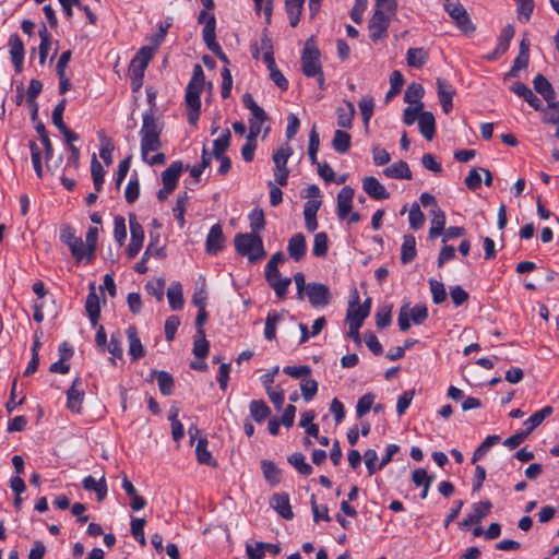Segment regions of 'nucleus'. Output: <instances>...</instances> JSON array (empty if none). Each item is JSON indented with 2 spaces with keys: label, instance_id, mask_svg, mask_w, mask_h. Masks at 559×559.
Segmentation results:
<instances>
[{
  "label": "nucleus",
  "instance_id": "nucleus-1",
  "mask_svg": "<svg viewBox=\"0 0 559 559\" xmlns=\"http://www.w3.org/2000/svg\"><path fill=\"white\" fill-rule=\"evenodd\" d=\"M204 86V71L200 64H195L193 68V74L186 88V107L188 121L190 124L195 126L201 109L200 95Z\"/></svg>",
  "mask_w": 559,
  "mask_h": 559
},
{
  "label": "nucleus",
  "instance_id": "nucleus-2",
  "mask_svg": "<svg viewBox=\"0 0 559 559\" xmlns=\"http://www.w3.org/2000/svg\"><path fill=\"white\" fill-rule=\"evenodd\" d=\"M234 242L237 252L248 257L250 262H257L265 255L262 238L258 234H238Z\"/></svg>",
  "mask_w": 559,
  "mask_h": 559
},
{
  "label": "nucleus",
  "instance_id": "nucleus-3",
  "mask_svg": "<svg viewBox=\"0 0 559 559\" xmlns=\"http://www.w3.org/2000/svg\"><path fill=\"white\" fill-rule=\"evenodd\" d=\"M443 8L463 33H474L475 26L472 23L467 11L457 0H445Z\"/></svg>",
  "mask_w": 559,
  "mask_h": 559
},
{
  "label": "nucleus",
  "instance_id": "nucleus-4",
  "mask_svg": "<svg viewBox=\"0 0 559 559\" xmlns=\"http://www.w3.org/2000/svg\"><path fill=\"white\" fill-rule=\"evenodd\" d=\"M302 73L313 78L322 70L320 64V51L312 39H308L301 53Z\"/></svg>",
  "mask_w": 559,
  "mask_h": 559
},
{
  "label": "nucleus",
  "instance_id": "nucleus-5",
  "mask_svg": "<svg viewBox=\"0 0 559 559\" xmlns=\"http://www.w3.org/2000/svg\"><path fill=\"white\" fill-rule=\"evenodd\" d=\"M428 318V309L425 305H416L413 308L403 306L400 309L397 324L405 332L411 328V322L421 324Z\"/></svg>",
  "mask_w": 559,
  "mask_h": 559
},
{
  "label": "nucleus",
  "instance_id": "nucleus-6",
  "mask_svg": "<svg viewBox=\"0 0 559 559\" xmlns=\"http://www.w3.org/2000/svg\"><path fill=\"white\" fill-rule=\"evenodd\" d=\"M310 305L314 308L325 307L331 302L330 288L322 283H308V290L305 295Z\"/></svg>",
  "mask_w": 559,
  "mask_h": 559
},
{
  "label": "nucleus",
  "instance_id": "nucleus-7",
  "mask_svg": "<svg viewBox=\"0 0 559 559\" xmlns=\"http://www.w3.org/2000/svg\"><path fill=\"white\" fill-rule=\"evenodd\" d=\"M390 20V16L383 15L380 11H374L368 23L369 37L373 43L386 37Z\"/></svg>",
  "mask_w": 559,
  "mask_h": 559
},
{
  "label": "nucleus",
  "instance_id": "nucleus-8",
  "mask_svg": "<svg viewBox=\"0 0 559 559\" xmlns=\"http://www.w3.org/2000/svg\"><path fill=\"white\" fill-rule=\"evenodd\" d=\"M8 47L14 69L17 73H21L25 56V48L21 37L17 34L10 35Z\"/></svg>",
  "mask_w": 559,
  "mask_h": 559
},
{
  "label": "nucleus",
  "instance_id": "nucleus-9",
  "mask_svg": "<svg viewBox=\"0 0 559 559\" xmlns=\"http://www.w3.org/2000/svg\"><path fill=\"white\" fill-rule=\"evenodd\" d=\"M224 243L225 237L222 226L219 224L213 225L205 240L206 252L211 255H215L224 248Z\"/></svg>",
  "mask_w": 559,
  "mask_h": 559
},
{
  "label": "nucleus",
  "instance_id": "nucleus-10",
  "mask_svg": "<svg viewBox=\"0 0 559 559\" xmlns=\"http://www.w3.org/2000/svg\"><path fill=\"white\" fill-rule=\"evenodd\" d=\"M354 189L349 186L343 187L337 194V216L346 219L353 207Z\"/></svg>",
  "mask_w": 559,
  "mask_h": 559
},
{
  "label": "nucleus",
  "instance_id": "nucleus-11",
  "mask_svg": "<svg viewBox=\"0 0 559 559\" xmlns=\"http://www.w3.org/2000/svg\"><path fill=\"white\" fill-rule=\"evenodd\" d=\"M438 98L442 110L449 114L453 107L452 100L455 95L453 86L443 79H437Z\"/></svg>",
  "mask_w": 559,
  "mask_h": 559
},
{
  "label": "nucleus",
  "instance_id": "nucleus-12",
  "mask_svg": "<svg viewBox=\"0 0 559 559\" xmlns=\"http://www.w3.org/2000/svg\"><path fill=\"white\" fill-rule=\"evenodd\" d=\"M362 189L370 198L376 200H383L390 197L385 187L372 176H368L362 179Z\"/></svg>",
  "mask_w": 559,
  "mask_h": 559
},
{
  "label": "nucleus",
  "instance_id": "nucleus-13",
  "mask_svg": "<svg viewBox=\"0 0 559 559\" xmlns=\"http://www.w3.org/2000/svg\"><path fill=\"white\" fill-rule=\"evenodd\" d=\"M82 382L76 378L72 385L67 391V406L70 411L80 413L82 402L84 400V392L80 389Z\"/></svg>",
  "mask_w": 559,
  "mask_h": 559
},
{
  "label": "nucleus",
  "instance_id": "nucleus-14",
  "mask_svg": "<svg viewBox=\"0 0 559 559\" xmlns=\"http://www.w3.org/2000/svg\"><path fill=\"white\" fill-rule=\"evenodd\" d=\"M270 504L283 519L292 520L294 518L287 493H274L270 500Z\"/></svg>",
  "mask_w": 559,
  "mask_h": 559
},
{
  "label": "nucleus",
  "instance_id": "nucleus-15",
  "mask_svg": "<svg viewBox=\"0 0 559 559\" xmlns=\"http://www.w3.org/2000/svg\"><path fill=\"white\" fill-rule=\"evenodd\" d=\"M287 251L292 259L300 261L307 252L306 238L301 233H297L288 240Z\"/></svg>",
  "mask_w": 559,
  "mask_h": 559
},
{
  "label": "nucleus",
  "instance_id": "nucleus-16",
  "mask_svg": "<svg viewBox=\"0 0 559 559\" xmlns=\"http://www.w3.org/2000/svg\"><path fill=\"white\" fill-rule=\"evenodd\" d=\"M162 129V123L155 117L153 109L145 110L140 135H160Z\"/></svg>",
  "mask_w": 559,
  "mask_h": 559
},
{
  "label": "nucleus",
  "instance_id": "nucleus-17",
  "mask_svg": "<svg viewBox=\"0 0 559 559\" xmlns=\"http://www.w3.org/2000/svg\"><path fill=\"white\" fill-rule=\"evenodd\" d=\"M491 507L492 504L490 501L475 503L473 506L472 512L467 514V516L463 520L461 525L463 527H468L473 524L480 522V520L490 512Z\"/></svg>",
  "mask_w": 559,
  "mask_h": 559
},
{
  "label": "nucleus",
  "instance_id": "nucleus-18",
  "mask_svg": "<svg viewBox=\"0 0 559 559\" xmlns=\"http://www.w3.org/2000/svg\"><path fill=\"white\" fill-rule=\"evenodd\" d=\"M127 337L129 341V355L133 360H138L145 355V349L138 336L136 328L131 325L127 329Z\"/></svg>",
  "mask_w": 559,
  "mask_h": 559
},
{
  "label": "nucleus",
  "instance_id": "nucleus-19",
  "mask_svg": "<svg viewBox=\"0 0 559 559\" xmlns=\"http://www.w3.org/2000/svg\"><path fill=\"white\" fill-rule=\"evenodd\" d=\"M182 171V163L180 160L173 162L169 167H167L162 173V181L163 186H167V189H176L178 179Z\"/></svg>",
  "mask_w": 559,
  "mask_h": 559
},
{
  "label": "nucleus",
  "instance_id": "nucleus-20",
  "mask_svg": "<svg viewBox=\"0 0 559 559\" xmlns=\"http://www.w3.org/2000/svg\"><path fill=\"white\" fill-rule=\"evenodd\" d=\"M82 485L85 490L94 491L98 501H103L107 496L108 488L104 476L98 480L93 476H86L83 479Z\"/></svg>",
  "mask_w": 559,
  "mask_h": 559
},
{
  "label": "nucleus",
  "instance_id": "nucleus-21",
  "mask_svg": "<svg viewBox=\"0 0 559 559\" xmlns=\"http://www.w3.org/2000/svg\"><path fill=\"white\" fill-rule=\"evenodd\" d=\"M418 127L420 133L426 140L430 141L433 139L436 133V120L431 112L424 111L420 114Z\"/></svg>",
  "mask_w": 559,
  "mask_h": 559
},
{
  "label": "nucleus",
  "instance_id": "nucleus-22",
  "mask_svg": "<svg viewBox=\"0 0 559 559\" xmlns=\"http://www.w3.org/2000/svg\"><path fill=\"white\" fill-rule=\"evenodd\" d=\"M383 175L392 179H412V171L406 162L400 160L388 166L383 170Z\"/></svg>",
  "mask_w": 559,
  "mask_h": 559
},
{
  "label": "nucleus",
  "instance_id": "nucleus-23",
  "mask_svg": "<svg viewBox=\"0 0 559 559\" xmlns=\"http://www.w3.org/2000/svg\"><path fill=\"white\" fill-rule=\"evenodd\" d=\"M554 412L551 406H545L542 409L531 415L523 425L525 426V432L530 436L535 428H537L548 416Z\"/></svg>",
  "mask_w": 559,
  "mask_h": 559
},
{
  "label": "nucleus",
  "instance_id": "nucleus-24",
  "mask_svg": "<svg viewBox=\"0 0 559 559\" xmlns=\"http://www.w3.org/2000/svg\"><path fill=\"white\" fill-rule=\"evenodd\" d=\"M430 214L432 216L431 218V226L429 229V237L431 239L439 237L445 226V214L440 207L431 209Z\"/></svg>",
  "mask_w": 559,
  "mask_h": 559
},
{
  "label": "nucleus",
  "instance_id": "nucleus-25",
  "mask_svg": "<svg viewBox=\"0 0 559 559\" xmlns=\"http://www.w3.org/2000/svg\"><path fill=\"white\" fill-rule=\"evenodd\" d=\"M535 91L540 94L548 103L556 98V93L549 81L542 74H537L533 80Z\"/></svg>",
  "mask_w": 559,
  "mask_h": 559
},
{
  "label": "nucleus",
  "instance_id": "nucleus-26",
  "mask_svg": "<svg viewBox=\"0 0 559 559\" xmlns=\"http://www.w3.org/2000/svg\"><path fill=\"white\" fill-rule=\"evenodd\" d=\"M71 254L76 263H80L84 259L86 262H91L95 255H90V246L82 240L81 237L76 238L75 242L69 247Z\"/></svg>",
  "mask_w": 559,
  "mask_h": 559
},
{
  "label": "nucleus",
  "instance_id": "nucleus-27",
  "mask_svg": "<svg viewBox=\"0 0 559 559\" xmlns=\"http://www.w3.org/2000/svg\"><path fill=\"white\" fill-rule=\"evenodd\" d=\"M86 311L90 316L93 325H96L100 317L99 299L95 293L94 285L91 286V292L87 295L85 302Z\"/></svg>",
  "mask_w": 559,
  "mask_h": 559
},
{
  "label": "nucleus",
  "instance_id": "nucleus-28",
  "mask_svg": "<svg viewBox=\"0 0 559 559\" xmlns=\"http://www.w3.org/2000/svg\"><path fill=\"white\" fill-rule=\"evenodd\" d=\"M155 51V47H142L131 60L130 67L145 71Z\"/></svg>",
  "mask_w": 559,
  "mask_h": 559
},
{
  "label": "nucleus",
  "instance_id": "nucleus-29",
  "mask_svg": "<svg viewBox=\"0 0 559 559\" xmlns=\"http://www.w3.org/2000/svg\"><path fill=\"white\" fill-rule=\"evenodd\" d=\"M269 285L274 289L280 299H284L292 283L289 277H282L281 274L265 276Z\"/></svg>",
  "mask_w": 559,
  "mask_h": 559
},
{
  "label": "nucleus",
  "instance_id": "nucleus-30",
  "mask_svg": "<svg viewBox=\"0 0 559 559\" xmlns=\"http://www.w3.org/2000/svg\"><path fill=\"white\" fill-rule=\"evenodd\" d=\"M199 23L203 24L202 36L203 40L212 39L215 37L216 20L213 13L205 10L201 11L198 17Z\"/></svg>",
  "mask_w": 559,
  "mask_h": 559
},
{
  "label": "nucleus",
  "instance_id": "nucleus-31",
  "mask_svg": "<svg viewBox=\"0 0 559 559\" xmlns=\"http://www.w3.org/2000/svg\"><path fill=\"white\" fill-rule=\"evenodd\" d=\"M416 257V239L413 235H405L401 248V262L407 264Z\"/></svg>",
  "mask_w": 559,
  "mask_h": 559
},
{
  "label": "nucleus",
  "instance_id": "nucleus-32",
  "mask_svg": "<svg viewBox=\"0 0 559 559\" xmlns=\"http://www.w3.org/2000/svg\"><path fill=\"white\" fill-rule=\"evenodd\" d=\"M305 0H285V9L289 24L296 27L299 23Z\"/></svg>",
  "mask_w": 559,
  "mask_h": 559
},
{
  "label": "nucleus",
  "instance_id": "nucleus-33",
  "mask_svg": "<svg viewBox=\"0 0 559 559\" xmlns=\"http://www.w3.org/2000/svg\"><path fill=\"white\" fill-rule=\"evenodd\" d=\"M346 107H340L336 110L337 114V126L341 128H350L356 110L355 106L350 102H345Z\"/></svg>",
  "mask_w": 559,
  "mask_h": 559
},
{
  "label": "nucleus",
  "instance_id": "nucleus-34",
  "mask_svg": "<svg viewBox=\"0 0 559 559\" xmlns=\"http://www.w3.org/2000/svg\"><path fill=\"white\" fill-rule=\"evenodd\" d=\"M167 298L173 310H180L183 307L182 286L180 283H173L168 287Z\"/></svg>",
  "mask_w": 559,
  "mask_h": 559
},
{
  "label": "nucleus",
  "instance_id": "nucleus-35",
  "mask_svg": "<svg viewBox=\"0 0 559 559\" xmlns=\"http://www.w3.org/2000/svg\"><path fill=\"white\" fill-rule=\"evenodd\" d=\"M141 136V155L143 160H147L150 152H156L160 148L162 142L159 135H140Z\"/></svg>",
  "mask_w": 559,
  "mask_h": 559
},
{
  "label": "nucleus",
  "instance_id": "nucleus-36",
  "mask_svg": "<svg viewBox=\"0 0 559 559\" xmlns=\"http://www.w3.org/2000/svg\"><path fill=\"white\" fill-rule=\"evenodd\" d=\"M189 203V195L185 191L177 197L176 204L173 207L174 216L176 217L178 225L182 228L186 224L185 213Z\"/></svg>",
  "mask_w": 559,
  "mask_h": 559
},
{
  "label": "nucleus",
  "instance_id": "nucleus-37",
  "mask_svg": "<svg viewBox=\"0 0 559 559\" xmlns=\"http://www.w3.org/2000/svg\"><path fill=\"white\" fill-rule=\"evenodd\" d=\"M350 143H352V138H350L349 133L342 131V130H336L334 132V136L332 140V146L337 153H340V154L347 153L350 147Z\"/></svg>",
  "mask_w": 559,
  "mask_h": 559
},
{
  "label": "nucleus",
  "instance_id": "nucleus-38",
  "mask_svg": "<svg viewBox=\"0 0 559 559\" xmlns=\"http://www.w3.org/2000/svg\"><path fill=\"white\" fill-rule=\"evenodd\" d=\"M428 51L424 48H409L407 50V64L412 68H421L428 60Z\"/></svg>",
  "mask_w": 559,
  "mask_h": 559
},
{
  "label": "nucleus",
  "instance_id": "nucleus-39",
  "mask_svg": "<svg viewBox=\"0 0 559 559\" xmlns=\"http://www.w3.org/2000/svg\"><path fill=\"white\" fill-rule=\"evenodd\" d=\"M282 320V313L272 310L267 313V317L265 319V326H264V337L267 341H273L276 336V326L278 322Z\"/></svg>",
  "mask_w": 559,
  "mask_h": 559
},
{
  "label": "nucleus",
  "instance_id": "nucleus-40",
  "mask_svg": "<svg viewBox=\"0 0 559 559\" xmlns=\"http://www.w3.org/2000/svg\"><path fill=\"white\" fill-rule=\"evenodd\" d=\"M261 468L266 481L271 486H275L281 481V471L273 462L263 460L261 462Z\"/></svg>",
  "mask_w": 559,
  "mask_h": 559
},
{
  "label": "nucleus",
  "instance_id": "nucleus-41",
  "mask_svg": "<svg viewBox=\"0 0 559 559\" xmlns=\"http://www.w3.org/2000/svg\"><path fill=\"white\" fill-rule=\"evenodd\" d=\"M250 414L257 423H262L271 413L266 403L262 400H253L249 405Z\"/></svg>",
  "mask_w": 559,
  "mask_h": 559
},
{
  "label": "nucleus",
  "instance_id": "nucleus-42",
  "mask_svg": "<svg viewBox=\"0 0 559 559\" xmlns=\"http://www.w3.org/2000/svg\"><path fill=\"white\" fill-rule=\"evenodd\" d=\"M207 439L205 437H202L198 440L195 453H197V460L200 464H206V465H215V462L212 459L211 452L207 450Z\"/></svg>",
  "mask_w": 559,
  "mask_h": 559
},
{
  "label": "nucleus",
  "instance_id": "nucleus-43",
  "mask_svg": "<svg viewBox=\"0 0 559 559\" xmlns=\"http://www.w3.org/2000/svg\"><path fill=\"white\" fill-rule=\"evenodd\" d=\"M158 389L163 395H170L174 388V378L166 371H154Z\"/></svg>",
  "mask_w": 559,
  "mask_h": 559
},
{
  "label": "nucleus",
  "instance_id": "nucleus-44",
  "mask_svg": "<svg viewBox=\"0 0 559 559\" xmlns=\"http://www.w3.org/2000/svg\"><path fill=\"white\" fill-rule=\"evenodd\" d=\"M266 68L269 70L270 78L274 82V84L282 91H286L288 88V81L276 67L275 60H269V62L266 63Z\"/></svg>",
  "mask_w": 559,
  "mask_h": 559
},
{
  "label": "nucleus",
  "instance_id": "nucleus-45",
  "mask_svg": "<svg viewBox=\"0 0 559 559\" xmlns=\"http://www.w3.org/2000/svg\"><path fill=\"white\" fill-rule=\"evenodd\" d=\"M513 36H514V28H513V26L512 25H507L501 31V34L499 36V40H498V44H497V47L495 49L493 55L504 53L508 50L510 41H511Z\"/></svg>",
  "mask_w": 559,
  "mask_h": 559
},
{
  "label": "nucleus",
  "instance_id": "nucleus-46",
  "mask_svg": "<svg viewBox=\"0 0 559 559\" xmlns=\"http://www.w3.org/2000/svg\"><path fill=\"white\" fill-rule=\"evenodd\" d=\"M424 87L418 83H412L407 86L404 100L414 106H418V103H421L420 99L424 95Z\"/></svg>",
  "mask_w": 559,
  "mask_h": 559
},
{
  "label": "nucleus",
  "instance_id": "nucleus-47",
  "mask_svg": "<svg viewBox=\"0 0 559 559\" xmlns=\"http://www.w3.org/2000/svg\"><path fill=\"white\" fill-rule=\"evenodd\" d=\"M230 131L228 129H225L221 135L214 140L213 142V156L214 157H222V155H225V151L229 146L230 142Z\"/></svg>",
  "mask_w": 559,
  "mask_h": 559
},
{
  "label": "nucleus",
  "instance_id": "nucleus-48",
  "mask_svg": "<svg viewBox=\"0 0 559 559\" xmlns=\"http://www.w3.org/2000/svg\"><path fill=\"white\" fill-rule=\"evenodd\" d=\"M91 173H92L95 190L97 192L102 191L105 171H104L102 164L97 160L96 155H93V157H92Z\"/></svg>",
  "mask_w": 559,
  "mask_h": 559
},
{
  "label": "nucleus",
  "instance_id": "nucleus-49",
  "mask_svg": "<svg viewBox=\"0 0 559 559\" xmlns=\"http://www.w3.org/2000/svg\"><path fill=\"white\" fill-rule=\"evenodd\" d=\"M288 462L301 474L308 476L312 473V467L306 462L302 453L296 452L288 457Z\"/></svg>",
  "mask_w": 559,
  "mask_h": 559
},
{
  "label": "nucleus",
  "instance_id": "nucleus-50",
  "mask_svg": "<svg viewBox=\"0 0 559 559\" xmlns=\"http://www.w3.org/2000/svg\"><path fill=\"white\" fill-rule=\"evenodd\" d=\"M500 441V437L499 436H496V435H492V436H488L483 442L475 450L474 454H473V457H472V462L475 463L477 462L478 460L483 459L487 452L489 451V449L495 445L496 443H498Z\"/></svg>",
  "mask_w": 559,
  "mask_h": 559
},
{
  "label": "nucleus",
  "instance_id": "nucleus-51",
  "mask_svg": "<svg viewBox=\"0 0 559 559\" xmlns=\"http://www.w3.org/2000/svg\"><path fill=\"white\" fill-rule=\"evenodd\" d=\"M358 107L365 123V127H368L369 120L372 117L374 109V100L371 96H365L358 103Z\"/></svg>",
  "mask_w": 559,
  "mask_h": 559
},
{
  "label": "nucleus",
  "instance_id": "nucleus-52",
  "mask_svg": "<svg viewBox=\"0 0 559 559\" xmlns=\"http://www.w3.org/2000/svg\"><path fill=\"white\" fill-rule=\"evenodd\" d=\"M43 90V84L38 80H32L27 90V102L31 106H33V118L37 116V104L35 99L40 94Z\"/></svg>",
  "mask_w": 559,
  "mask_h": 559
},
{
  "label": "nucleus",
  "instance_id": "nucleus-53",
  "mask_svg": "<svg viewBox=\"0 0 559 559\" xmlns=\"http://www.w3.org/2000/svg\"><path fill=\"white\" fill-rule=\"evenodd\" d=\"M39 37H40L39 63L44 64L46 61V58L48 56L49 48H50V35L45 25H43L41 28L39 29Z\"/></svg>",
  "mask_w": 559,
  "mask_h": 559
},
{
  "label": "nucleus",
  "instance_id": "nucleus-54",
  "mask_svg": "<svg viewBox=\"0 0 559 559\" xmlns=\"http://www.w3.org/2000/svg\"><path fill=\"white\" fill-rule=\"evenodd\" d=\"M329 249L328 236L325 233H318L314 236L312 253L321 258L324 257Z\"/></svg>",
  "mask_w": 559,
  "mask_h": 559
},
{
  "label": "nucleus",
  "instance_id": "nucleus-55",
  "mask_svg": "<svg viewBox=\"0 0 559 559\" xmlns=\"http://www.w3.org/2000/svg\"><path fill=\"white\" fill-rule=\"evenodd\" d=\"M543 121L545 123L559 124V100L555 99L547 104V107L544 108V118Z\"/></svg>",
  "mask_w": 559,
  "mask_h": 559
},
{
  "label": "nucleus",
  "instance_id": "nucleus-56",
  "mask_svg": "<svg viewBox=\"0 0 559 559\" xmlns=\"http://www.w3.org/2000/svg\"><path fill=\"white\" fill-rule=\"evenodd\" d=\"M249 222H250V228L251 233L258 234L260 230H262L265 226V218L264 213L260 209H254L249 214Z\"/></svg>",
  "mask_w": 559,
  "mask_h": 559
},
{
  "label": "nucleus",
  "instance_id": "nucleus-57",
  "mask_svg": "<svg viewBox=\"0 0 559 559\" xmlns=\"http://www.w3.org/2000/svg\"><path fill=\"white\" fill-rule=\"evenodd\" d=\"M374 394L366 393L357 402L356 413L359 418L364 417L372 408Z\"/></svg>",
  "mask_w": 559,
  "mask_h": 559
},
{
  "label": "nucleus",
  "instance_id": "nucleus-58",
  "mask_svg": "<svg viewBox=\"0 0 559 559\" xmlns=\"http://www.w3.org/2000/svg\"><path fill=\"white\" fill-rule=\"evenodd\" d=\"M292 154H293V151L289 145L281 147L278 151H276L273 154V162L275 164V169L287 168L286 164Z\"/></svg>",
  "mask_w": 559,
  "mask_h": 559
},
{
  "label": "nucleus",
  "instance_id": "nucleus-59",
  "mask_svg": "<svg viewBox=\"0 0 559 559\" xmlns=\"http://www.w3.org/2000/svg\"><path fill=\"white\" fill-rule=\"evenodd\" d=\"M114 237L116 241L122 246L127 238L126 219L122 216H116L114 218Z\"/></svg>",
  "mask_w": 559,
  "mask_h": 559
},
{
  "label": "nucleus",
  "instance_id": "nucleus-60",
  "mask_svg": "<svg viewBox=\"0 0 559 559\" xmlns=\"http://www.w3.org/2000/svg\"><path fill=\"white\" fill-rule=\"evenodd\" d=\"M193 354L199 358H205L207 356L209 342L205 338V333L195 335L193 343Z\"/></svg>",
  "mask_w": 559,
  "mask_h": 559
},
{
  "label": "nucleus",
  "instance_id": "nucleus-61",
  "mask_svg": "<svg viewBox=\"0 0 559 559\" xmlns=\"http://www.w3.org/2000/svg\"><path fill=\"white\" fill-rule=\"evenodd\" d=\"M145 523V520L140 518L132 519L131 521V534L142 546L146 545V539L144 536Z\"/></svg>",
  "mask_w": 559,
  "mask_h": 559
},
{
  "label": "nucleus",
  "instance_id": "nucleus-62",
  "mask_svg": "<svg viewBox=\"0 0 559 559\" xmlns=\"http://www.w3.org/2000/svg\"><path fill=\"white\" fill-rule=\"evenodd\" d=\"M429 285L432 295V301L437 305L443 302L447 299L444 285L436 280H430Z\"/></svg>",
  "mask_w": 559,
  "mask_h": 559
},
{
  "label": "nucleus",
  "instance_id": "nucleus-63",
  "mask_svg": "<svg viewBox=\"0 0 559 559\" xmlns=\"http://www.w3.org/2000/svg\"><path fill=\"white\" fill-rule=\"evenodd\" d=\"M114 144L110 139L106 136L100 138V150L99 156L105 162L106 165H110L112 163V152Z\"/></svg>",
  "mask_w": 559,
  "mask_h": 559
},
{
  "label": "nucleus",
  "instance_id": "nucleus-64",
  "mask_svg": "<svg viewBox=\"0 0 559 559\" xmlns=\"http://www.w3.org/2000/svg\"><path fill=\"white\" fill-rule=\"evenodd\" d=\"M408 218L409 225L413 229H419L420 227H423L425 223V215L420 211L419 205L417 203H414L411 206Z\"/></svg>",
  "mask_w": 559,
  "mask_h": 559
}]
</instances>
